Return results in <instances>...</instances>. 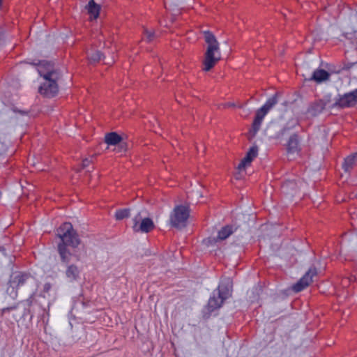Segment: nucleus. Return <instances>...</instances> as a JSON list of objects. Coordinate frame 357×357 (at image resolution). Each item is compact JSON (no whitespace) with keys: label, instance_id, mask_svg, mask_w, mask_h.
Returning <instances> with one entry per match:
<instances>
[{"label":"nucleus","instance_id":"nucleus-23","mask_svg":"<svg viewBox=\"0 0 357 357\" xmlns=\"http://www.w3.org/2000/svg\"><path fill=\"white\" fill-rule=\"evenodd\" d=\"M130 210L127 208L120 209L116 211L115 218L118 220H123L126 218L129 217Z\"/></svg>","mask_w":357,"mask_h":357},{"label":"nucleus","instance_id":"nucleus-1","mask_svg":"<svg viewBox=\"0 0 357 357\" xmlns=\"http://www.w3.org/2000/svg\"><path fill=\"white\" fill-rule=\"evenodd\" d=\"M56 236L60 239L57 245V251L61 261L68 265L75 255L72 249L76 248L80 244V240L76 231L70 222H64L56 229Z\"/></svg>","mask_w":357,"mask_h":357},{"label":"nucleus","instance_id":"nucleus-27","mask_svg":"<svg viewBox=\"0 0 357 357\" xmlns=\"http://www.w3.org/2000/svg\"><path fill=\"white\" fill-rule=\"evenodd\" d=\"M294 185H295L294 183H293L291 181H287L282 184V189L284 192H286L288 188H289L291 186H294Z\"/></svg>","mask_w":357,"mask_h":357},{"label":"nucleus","instance_id":"nucleus-28","mask_svg":"<svg viewBox=\"0 0 357 357\" xmlns=\"http://www.w3.org/2000/svg\"><path fill=\"white\" fill-rule=\"evenodd\" d=\"M267 113V111L264 110L262 107H261L257 111L256 116L264 118Z\"/></svg>","mask_w":357,"mask_h":357},{"label":"nucleus","instance_id":"nucleus-12","mask_svg":"<svg viewBox=\"0 0 357 357\" xmlns=\"http://www.w3.org/2000/svg\"><path fill=\"white\" fill-rule=\"evenodd\" d=\"M122 137L115 132H109L105 135V142L108 145H120L121 149L124 148V144L122 142Z\"/></svg>","mask_w":357,"mask_h":357},{"label":"nucleus","instance_id":"nucleus-17","mask_svg":"<svg viewBox=\"0 0 357 357\" xmlns=\"http://www.w3.org/2000/svg\"><path fill=\"white\" fill-rule=\"evenodd\" d=\"M89 13L91 15V17L93 19H96L99 16L100 7L98 4H97L94 0H90L86 6Z\"/></svg>","mask_w":357,"mask_h":357},{"label":"nucleus","instance_id":"nucleus-22","mask_svg":"<svg viewBox=\"0 0 357 357\" xmlns=\"http://www.w3.org/2000/svg\"><path fill=\"white\" fill-rule=\"evenodd\" d=\"M103 55L100 51H96L91 54H88V58L91 63H97L100 61Z\"/></svg>","mask_w":357,"mask_h":357},{"label":"nucleus","instance_id":"nucleus-16","mask_svg":"<svg viewBox=\"0 0 357 357\" xmlns=\"http://www.w3.org/2000/svg\"><path fill=\"white\" fill-rule=\"evenodd\" d=\"M357 162V153L348 156L344 159L342 167L346 172H349Z\"/></svg>","mask_w":357,"mask_h":357},{"label":"nucleus","instance_id":"nucleus-14","mask_svg":"<svg viewBox=\"0 0 357 357\" xmlns=\"http://www.w3.org/2000/svg\"><path fill=\"white\" fill-rule=\"evenodd\" d=\"M287 150L288 153H294L299 151V139L297 134H293L289 139Z\"/></svg>","mask_w":357,"mask_h":357},{"label":"nucleus","instance_id":"nucleus-4","mask_svg":"<svg viewBox=\"0 0 357 357\" xmlns=\"http://www.w3.org/2000/svg\"><path fill=\"white\" fill-rule=\"evenodd\" d=\"M232 281L230 278L224 279L218 288L214 290L210 297L207 307L209 312H213L222 307L225 300L231 296Z\"/></svg>","mask_w":357,"mask_h":357},{"label":"nucleus","instance_id":"nucleus-9","mask_svg":"<svg viewBox=\"0 0 357 357\" xmlns=\"http://www.w3.org/2000/svg\"><path fill=\"white\" fill-rule=\"evenodd\" d=\"M356 104L354 96L352 92L347 93L342 96H339L333 104V107H338L340 108L351 107Z\"/></svg>","mask_w":357,"mask_h":357},{"label":"nucleus","instance_id":"nucleus-26","mask_svg":"<svg viewBox=\"0 0 357 357\" xmlns=\"http://www.w3.org/2000/svg\"><path fill=\"white\" fill-rule=\"evenodd\" d=\"M8 150V145L0 141V155H3Z\"/></svg>","mask_w":357,"mask_h":357},{"label":"nucleus","instance_id":"nucleus-30","mask_svg":"<svg viewBox=\"0 0 357 357\" xmlns=\"http://www.w3.org/2000/svg\"><path fill=\"white\" fill-rule=\"evenodd\" d=\"M51 289H52V284L49 282H47L43 286V293L46 294V293H48Z\"/></svg>","mask_w":357,"mask_h":357},{"label":"nucleus","instance_id":"nucleus-29","mask_svg":"<svg viewBox=\"0 0 357 357\" xmlns=\"http://www.w3.org/2000/svg\"><path fill=\"white\" fill-rule=\"evenodd\" d=\"M17 308V305H15L10 307H4L1 310V314L3 315L4 313L7 312H10L11 310H15Z\"/></svg>","mask_w":357,"mask_h":357},{"label":"nucleus","instance_id":"nucleus-11","mask_svg":"<svg viewBox=\"0 0 357 357\" xmlns=\"http://www.w3.org/2000/svg\"><path fill=\"white\" fill-rule=\"evenodd\" d=\"M328 102L325 100H318L311 102L307 109V113L312 116H316L321 114L325 109Z\"/></svg>","mask_w":357,"mask_h":357},{"label":"nucleus","instance_id":"nucleus-34","mask_svg":"<svg viewBox=\"0 0 357 357\" xmlns=\"http://www.w3.org/2000/svg\"><path fill=\"white\" fill-rule=\"evenodd\" d=\"M17 112H18L19 113H20L21 114H26V112H24V111H22V110H19V111H17Z\"/></svg>","mask_w":357,"mask_h":357},{"label":"nucleus","instance_id":"nucleus-32","mask_svg":"<svg viewBox=\"0 0 357 357\" xmlns=\"http://www.w3.org/2000/svg\"><path fill=\"white\" fill-rule=\"evenodd\" d=\"M3 38V29L0 27V45L2 43Z\"/></svg>","mask_w":357,"mask_h":357},{"label":"nucleus","instance_id":"nucleus-25","mask_svg":"<svg viewBox=\"0 0 357 357\" xmlns=\"http://www.w3.org/2000/svg\"><path fill=\"white\" fill-rule=\"evenodd\" d=\"M35 294H36L35 292H33L30 295V296L26 301H24V303H26V305L28 307H31L33 305L34 298H35Z\"/></svg>","mask_w":357,"mask_h":357},{"label":"nucleus","instance_id":"nucleus-6","mask_svg":"<svg viewBox=\"0 0 357 357\" xmlns=\"http://www.w3.org/2000/svg\"><path fill=\"white\" fill-rule=\"evenodd\" d=\"M10 283L13 288L18 289L20 287L26 284L35 285L36 280L31 274L19 272L11 276Z\"/></svg>","mask_w":357,"mask_h":357},{"label":"nucleus","instance_id":"nucleus-19","mask_svg":"<svg viewBox=\"0 0 357 357\" xmlns=\"http://www.w3.org/2000/svg\"><path fill=\"white\" fill-rule=\"evenodd\" d=\"M263 119L264 118L255 115V119L252 125V128L250 130L252 137H255L257 132L259 130Z\"/></svg>","mask_w":357,"mask_h":357},{"label":"nucleus","instance_id":"nucleus-35","mask_svg":"<svg viewBox=\"0 0 357 357\" xmlns=\"http://www.w3.org/2000/svg\"><path fill=\"white\" fill-rule=\"evenodd\" d=\"M285 130H286V128H283V130H282V132H284Z\"/></svg>","mask_w":357,"mask_h":357},{"label":"nucleus","instance_id":"nucleus-13","mask_svg":"<svg viewBox=\"0 0 357 357\" xmlns=\"http://www.w3.org/2000/svg\"><path fill=\"white\" fill-rule=\"evenodd\" d=\"M330 76V73L326 71L325 70L317 69L313 72L310 80H313L317 83H321L322 82L328 80Z\"/></svg>","mask_w":357,"mask_h":357},{"label":"nucleus","instance_id":"nucleus-33","mask_svg":"<svg viewBox=\"0 0 357 357\" xmlns=\"http://www.w3.org/2000/svg\"><path fill=\"white\" fill-rule=\"evenodd\" d=\"M354 96V99L356 100V102H357V89L353 91H351Z\"/></svg>","mask_w":357,"mask_h":357},{"label":"nucleus","instance_id":"nucleus-15","mask_svg":"<svg viewBox=\"0 0 357 357\" xmlns=\"http://www.w3.org/2000/svg\"><path fill=\"white\" fill-rule=\"evenodd\" d=\"M66 275L70 281L76 280L79 275V271L77 266L74 264H68L66 271Z\"/></svg>","mask_w":357,"mask_h":357},{"label":"nucleus","instance_id":"nucleus-20","mask_svg":"<svg viewBox=\"0 0 357 357\" xmlns=\"http://www.w3.org/2000/svg\"><path fill=\"white\" fill-rule=\"evenodd\" d=\"M233 233L232 227L226 226L222 227L219 231L218 234V238L220 240H225L228 238Z\"/></svg>","mask_w":357,"mask_h":357},{"label":"nucleus","instance_id":"nucleus-7","mask_svg":"<svg viewBox=\"0 0 357 357\" xmlns=\"http://www.w3.org/2000/svg\"><path fill=\"white\" fill-rule=\"evenodd\" d=\"M317 271L316 268L312 267L305 273V274L292 287V290L295 292H300L312 282L313 277L316 276Z\"/></svg>","mask_w":357,"mask_h":357},{"label":"nucleus","instance_id":"nucleus-8","mask_svg":"<svg viewBox=\"0 0 357 357\" xmlns=\"http://www.w3.org/2000/svg\"><path fill=\"white\" fill-rule=\"evenodd\" d=\"M139 214L133 219L134 225L132 228L135 232L148 233L155 227L154 223L151 219L145 218L142 219L141 222L139 224Z\"/></svg>","mask_w":357,"mask_h":357},{"label":"nucleus","instance_id":"nucleus-31","mask_svg":"<svg viewBox=\"0 0 357 357\" xmlns=\"http://www.w3.org/2000/svg\"><path fill=\"white\" fill-rule=\"evenodd\" d=\"M91 162V160L89 159H87V158L84 159L82 161V167L85 168V167H88Z\"/></svg>","mask_w":357,"mask_h":357},{"label":"nucleus","instance_id":"nucleus-10","mask_svg":"<svg viewBox=\"0 0 357 357\" xmlns=\"http://www.w3.org/2000/svg\"><path fill=\"white\" fill-rule=\"evenodd\" d=\"M257 155L258 147L257 146H252L247 152L245 156L241 160V162L238 165V169L239 170L245 169V167L250 165L252 161L257 156Z\"/></svg>","mask_w":357,"mask_h":357},{"label":"nucleus","instance_id":"nucleus-5","mask_svg":"<svg viewBox=\"0 0 357 357\" xmlns=\"http://www.w3.org/2000/svg\"><path fill=\"white\" fill-rule=\"evenodd\" d=\"M190 211L188 207L180 205L174 208L170 215L171 225L178 229L185 227L189 218Z\"/></svg>","mask_w":357,"mask_h":357},{"label":"nucleus","instance_id":"nucleus-2","mask_svg":"<svg viewBox=\"0 0 357 357\" xmlns=\"http://www.w3.org/2000/svg\"><path fill=\"white\" fill-rule=\"evenodd\" d=\"M37 70L45 79L39 88V92L47 98L55 96L59 91L57 81L60 78V73L54 69L53 63L45 61L38 64Z\"/></svg>","mask_w":357,"mask_h":357},{"label":"nucleus","instance_id":"nucleus-3","mask_svg":"<svg viewBox=\"0 0 357 357\" xmlns=\"http://www.w3.org/2000/svg\"><path fill=\"white\" fill-rule=\"evenodd\" d=\"M207 48L203 61V70H211L220 60V44L214 34L209 31H203Z\"/></svg>","mask_w":357,"mask_h":357},{"label":"nucleus","instance_id":"nucleus-18","mask_svg":"<svg viewBox=\"0 0 357 357\" xmlns=\"http://www.w3.org/2000/svg\"><path fill=\"white\" fill-rule=\"evenodd\" d=\"M263 119L264 118L255 115V119L252 125V128L250 130L252 137H255L257 132L259 130Z\"/></svg>","mask_w":357,"mask_h":357},{"label":"nucleus","instance_id":"nucleus-24","mask_svg":"<svg viewBox=\"0 0 357 357\" xmlns=\"http://www.w3.org/2000/svg\"><path fill=\"white\" fill-rule=\"evenodd\" d=\"M144 33L147 42L151 43L155 38V32L144 29Z\"/></svg>","mask_w":357,"mask_h":357},{"label":"nucleus","instance_id":"nucleus-21","mask_svg":"<svg viewBox=\"0 0 357 357\" xmlns=\"http://www.w3.org/2000/svg\"><path fill=\"white\" fill-rule=\"evenodd\" d=\"M278 93H275L271 98H268L261 107L268 112L269 110L278 103Z\"/></svg>","mask_w":357,"mask_h":357}]
</instances>
